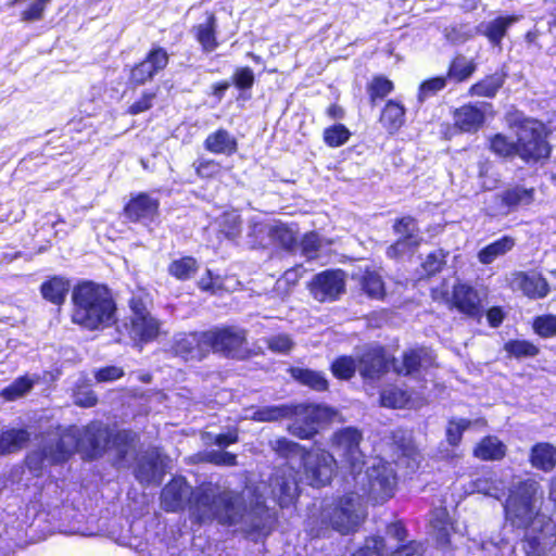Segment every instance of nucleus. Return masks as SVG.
<instances>
[{
    "label": "nucleus",
    "instance_id": "obj_37",
    "mask_svg": "<svg viewBox=\"0 0 556 556\" xmlns=\"http://www.w3.org/2000/svg\"><path fill=\"white\" fill-rule=\"evenodd\" d=\"M409 401V395L402 389L389 387L381 392L380 402L382 406L402 408Z\"/></svg>",
    "mask_w": 556,
    "mask_h": 556
},
{
    "label": "nucleus",
    "instance_id": "obj_58",
    "mask_svg": "<svg viewBox=\"0 0 556 556\" xmlns=\"http://www.w3.org/2000/svg\"><path fill=\"white\" fill-rule=\"evenodd\" d=\"M124 376V370L117 366H108L94 371L97 382H111Z\"/></svg>",
    "mask_w": 556,
    "mask_h": 556
},
{
    "label": "nucleus",
    "instance_id": "obj_54",
    "mask_svg": "<svg viewBox=\"0 0 556 556\" xmlns=\"http://www.w3.org/2000/svg\"><path fill=\"white\" fill-rule=\"evenodd\" d=\"M321 247V238L316 232L306 233L301 242L302 253L309 260L317 256Z\"/></svg>",
    "mask_w": 556,
    "mask_h": 556
},
{
    "label": "nucleus",
    "instance_id": "obj_48",
    "mask_svg": "<svg viewBox=\"0 0 556 556\" xmlns=\"http://www.w3.org/2000/svg\"><path fill=\"white\" fill-rule=\"evenodd\" d=\"M52 0H34L28 7L21 13V20L24 22L39 21L43 17L47 5Z\"/></svg>",
    "mask_w": 556,
    "mask_h": 556
},
{
    "label": "nucleus",
    "instance_id": "obj_9",
    "mask_svg": "<svg viewBox=\"0 0 556 556\" xmlns=\"http://www.w3.org/2000/svg\"><path fill=\"white\" fill-rule=\"evenodd\" d=\"M207 350L227 356L244 358L248 355L247 336L237 327L213 328L204 331Z\"/></svg>",
    "mask_w": 556,
    "mask_h": 556
},
{
    "label": "nucleus",
    "instance_id": "obj_60",
    "mask_svg": "<svg viewBox=\"0 0 556 556\" xmlns=\"http://www.w3.org/2000/svg\"><path fill=\"white\" fill-rule=\"evenodd\" d=\"M530 462L533 467L543 471H549L556 465L554 454H530Z\"/></svg>",
    "mask_w": 556,
    "mask_h": 556
},
{
    "label": "nucleus",
    "instance_id": "obj_42",
    "mask_svg": "<svg viewBox=\"0 0 556 556\" xmlns=\"http://www.w3.org/2000/svg\"><path fill=\"white\" fill-rule=\"evenodd\" d=\"M505 351L517 358L532 357L539 353V349L526 340H511L505 343Z\"/></svg>",
    "mask_w": 556,
    "mask_h": 556
},
{
    "label": "nucleus",
    "instance_id": "obj_53",
    "mask_svg": "<svg viewBox=\"0 0 556 556\" xmlns=\"http://www.w3.org/2000/svg\"><path fill=\"white\" fill-rule=\"evenodd\" d=\"M270 235L286 249H291L296 240L293 231L283 224L273 226L270 228Z\"/></svg>",
    "mask_w": 556,
    "mask_h": 556
},
{
    "label": "nucleus",
    "instance_id": "obj_49",
    "mask_svg": "<svg viewBox=\"0 0 556 556\" xmlns=\"http://www.w3.org/2000/svg\"><path fill=\"white\" fill-rule=\"evenodd\" d=\"M446 86V78L434 77L424 81L419 87L418 99L425 101L427 98L434 96L438 91Z\"/></svg>",
    "mask_w": 556,
    "mask_h": 556
},
{
    "label": "nucleus",
    "instance_id": "obj_44",
    "mask_svg": "<svg viewBox=\"0 0 556 556\" xmlns=\"http://www.w3.org/2000/svg\"><path fill=\"white\" fill-rule=\"evenodd\" d=\"M421 241L409 240L399 237L397 240L388 248L387 255L391 258H399L407 254H412Z\"/></svg>",
    "mask_w": 556,
    "mask_h": 556
},
{
    "label": "nucleus",
    "instance_id": "obj_28",
    "mask_svg": "<svg viewBox=\"0 0 556 556\" xmlns=\"http://www.w3.org/2000/svg\"><path fill=\"white\" fill-rule=\"evenodd\" d=\"M68 290L70 282L61 277H53L41 286L42 296L54 304H62Z\"/></svg>",
    "mask_w": 556,
    "mask_h": 556
},
{
    "label": "nucleus",
    "instance_id": "obj_14",
    "mask_svg": "<svg viewBox=\"0 0 556 556\" xmlns=\"http://www.w3.org/2000/svg\"><path fill=\"white\" fill-rule=\"evenodd\" d=\"M131 307L134 316L131 319L130 336L135 340L138 339L142 341L154 339L159 334L160 323L153 318L143 306H139L132 302Z\"/></svg>",
    "mask_w": 556,
    "mask_h": 556
},
{
    "label": "nucleus",
    "instance_id": "obj_10",
    "mask_svg": "<svg viewBox=\"0 0 556 556\" xmlns=\"http://www.w3.org/2000/svg\"><path fill=\"white\" fill-rule=\"evenodd\" d=\"M309 288L317 301H334L344 292L345 275L340 269L325 270L313 278Z\"/></svg>",
    "mask_w": 556,
    "mask_h": 556
},
{
    "label": "nucleus",
    "instance_id": "obj_2",
    "mask_svg": "<svg viewBox=\"0 0 556 556\" xmlns=\"http://www.w3.org/2000/svg\"><path fill=\"white\" fill-rule=\"evenodd\" d=\"M341 462L345 465L341 470H349L345 484L353 488L364 501H371L374 504H381L394 495L396 476L392 465L382 460L379 455L370 454H341Z\"/></svg>",
    "mask_w": 556,
    "mask_h": 556
},
{
    "label": "nucleus",
    "instance_id": "obj_29",
    "mask_svg": "<svg viewBox=\"0 0 556 556\" xmlns=\"http://www.w3.org/2000/svg\"><path fill=\"white\" fill-rule=\"evenodd\" d=\"M290 374L293 379L298 380L304 386H307L316 391H325L328 388V381L319 371H314L306 368H291Z\"/></svg>",
    "mask_w": 556,
    "mask_h": 556
},
{
    "label": "nucleus",
    "instance_id": "obj_59",
    "mask_svg": "<svg viewBox=\"0 0 556 556\" xmlns=\"http://www.w3.org/2000/svg\"><path fill=\"white\" fill-rule=\"evenodd\" d=\"M267 344L273 352L277 353H287L293 346L292 340L286 334H278L268 338Z\"/></svg>",
    "mask_w": 556,
    "mask_h": 556
},
{
    "label": "nucleus",
    "instance_id": "obj_63",
    "mask_svg": "<svg viewBox=\"0 0 556 556\" xmlns=\"http://www.w3.org/2000/svg\"><path fill=\"white\" fill-rule=\"evenodd\" d=\"M444 264V254L442 251L431 253L427 256L426 261L424 262L422 266L424 269L432 275L438 273Z\"/></svg>",
    "mask_w": 556,
    "mask_h": 556
},
{
    "label": "nucleus",
    "instance_id": "obj_33",
    "mask_svg": "<svg viewBox=\"0 0 556 556\" xmlns=\"http://www.w3.org/2000/svg\"><path fill=\"white\" fill-rule=\"evenodd\" d=\"M292 407L286 405L265 406L253 410L251 415L247 413L245 418L256 421H276L286 417H290Z\"/></svg>",
    "mask_w": 556,
    "mask_h": 556
},
{
    "label": "nucleus",
    "instance_id": "obj_5",
    "mask_svg": "<svg viewBox=\"0 0 556 556\" xmlns=\"http://www.w3.org/2000/svg\"><path fill=\"white\" fill-rule=\"evenodd\" d=\"M346 488L342 497L321 511L323 522L343 534L354 531L366 516L364 495Z\"/></svg>",
    "mask_w": 556,
    "mask_h": 556
},
{
    "label": "nucleus",
    "instance_id": "obj_57",
    "mask_svg": "<svg viewBox=\"0 0 556 556\" xmlns=\"http://www.w3.org/2000/svg\"><path fill=\"white\" fill-rule=\"evenodd\" d=\"M195 172L202 178H213L222 173V165L213 160H200L195 165Z\"/></svg>",
    "mask_w": 556,
    "mask_h": 556
},
{
    "label": "nucleus",
    "instance_id": "obj_22",
    "mask_svg": "<svg viewBox=\"0 0 556 556\" xmlns=\"http://www.w3.org/2000/svg\"><path fill=\"white\" fill-rule=\"evenodd\" d=\"M205 150L214 154L232 155L238 148L236 138L226 129H217L204 140Z\"/></svg>",
    "mask_w": 556,
    "mask_h": 556
},
{
    "label": "nucleus",
    "instance_id": "obj_64",
    "mask_svg": "<svg viewBox=\"0 0 556 556\" xmlns=\"http://www.w3.org/2000/svg\"><path fill=\"white\" fill-rule=\"evenodd\" d=\"M422 546L420 543L415 541L409 542L406 545L397 547L390 556H421Z\"/></svg>",
    "mask_w": 556,
    "mask_h": 556
},
{
    "label": "nucleus",
    "instance_id": "obj_12",
    "mask_svg": "<svg viewBox=\"0 0 556 556\" xmlns=\"http://www.w3.org/2000/svg\"><path fill=\"white\" fill-rule=\"evenodd\" d=\"M168 63V54L165 49L153 48L147 58L131 70L130 81L136 85H142L153 78V76L164 70Z\"/></svg>",
    "mask_w": 556,
    "mask_h": 556
},
{
    "label": "nucleus",
    "instance_id": "obj_27",
    "mask_svg": "<svg viewBox=\"0 0 556 556\" xmlns=\"http://www.w3.org/2000/svg\"><path fill=\"white\" fill-rule=\"evenodd\" d=\"M195 37L204 52H212L218 47L216 39V17L210 13L206 22L195 26Z\"/></svg>",
    "mask_w": 556,
    "mask_h": 556
},
{
    "label": "nucleus",
    "instance_id": "obj_38",
    "mask_svg": "<svg viewBox=\"0 0 556 556\" xmlns=\"http://www.w3.org/2000/svg\"><path fill=\"white\" fill-rule=\"evenodd\" d=\"M490 149L493 153L503 157L517 155L516 141L510 140L503 134H496L490 139Z\"/></svg>",
    "mask_w": 556,
    "mask_h": 556
},
{
    "label": "nucleus",
    "instance_id": "obj_34",
    "mask_svg": "<svg viewBox=\"0 0 556 556\" xmlns=\"http://www.w3.org/2000/svg\"><path fill=\"white\" fill-rule=\"evenodd\" d=\"M515 21H516V18L511 17V16L495 18L494 21H491L482 26L483 34L488 37V39L492 43L498 45L501 42L502 38L506 34V29Z\"/></svg>",
    "mask_w": 556,
    "mask_h": 556
},
{
    "label": "nucleus",
    "instance_id": "obj_62",
    "mask_svg": "<svg viewBox=\"0 0 556 556\" xmlns=\"http://www.w3.org/2000/svg\"><path fill=\"white\" fill-rule=\"evenodd\" d=\"M435 519H433L431 522L434 528H438L439 530V540L443 543L447 542L448 536V520H447V513L445 509H440L435 513Z\"/></svg>",
    "mask_w": 556,
    "mask_h": 556
},
{
    "label": "nucleus",
    "instance_id": "obj_13",
    "mask_svg": "<svg viewBox=\"0 0 556 556\" xmlns=\"http://www.w3.org/2000/svg\"><path fill=\"white\" fill-rule=\"evenodd\" d=\"M203 332L182 333L175 338L173 351L185 359H202L208 354Z\"/></svg>",
    "mask_w": 556,
    "mask_h": 556
},
{
    "label": "nucleus",
    "instance_id": "obj_35",
    "mask_svg": "<svg viewBox=\"0 0 556 556\" xmlns=\"http://www.w3.org/2000/svg\"><path fill=\"white\" fill-rule=\"evenodd\" d=\"M216 223L219 231L228 239H235L241 232V218L235 211L225 212L216 219Z\"/></svg>",
    "mask_w": 556,
    "mask_h": 556
},
{
    "label": "nucleus",
    "instance_id": "obj_15",
    "mask_svg": "<svg viewBox=\"0 0 556 556\" xmlns=\"http://www.w3.org/2000/svg\"><path fill=\"white\" fill-rule=\"evenodd\" d=\"M510 287L514 290L521 291L531 299H541L547 295L549 291L548 283L538 273L518 271L513 274Z\"/></svg>",
    "mask_w": 556,
    "mask_h": 556
},
{
    "label": "nucleus",
    "instance_id": "obj_7",
    "mask_svg": "<svg viewBox=\"0 0 556 556\" xmlns=\"http://www.w3.org/2000/svg\"><path fill=\"white\" fill-rule=\"evenodd\" d=\"M336 412L328 406L302 404L292 407L293 422L289 426L290 432L300 439H311L318 428L329 422Z\"/></svg>",
    "mask_w": 556,
    "mask_h": 556
},
{
    "label": "nucleus",
    "instance_id": "obj_3",
    "mask_svg": "<svg viewBox=\"0 0 556 556\" xmlns=\"http://www.w3.org/2000/svg\"><path fill=\"white\" fill-rule=\"evenodd\" d=\"M73 323L94 330L110 326L114 321L115 305L108 288L93 282H85L73 291Z\"/></svg>",
    "mask_w": 556,
    "mask_h": 556
},
{
    "label": "nucleus",
    "instance_id": "obj_6",
    "mask_svg": "<svg viewBox=\"0 0 556 556\" xmlns=\"http://www.w3.org/2000/svg\"><path fill=\"white\" fill-rule=\"evenodd\" d=\"M517 155L526 163H536L549 157L551 147L546 140L545 126L531 118H523L516 124Z\"/></svg>",
    "mask_w": 556,
    "mask_h": 556
},
{
    "label": "nucleus",
    "instance_id": "obj_16",
    "mask_svg": "<svg viewBox=\"0 0 556 556\" xmlns=\"http://www.w3.org/2000/svg\"><path fill=\"white\" fill-rule=\"evenodd\" d=\"M460 313L469 316H478L481 312V300L476 289L458 283L454 286L452 298L444 296Z\"/></svg>",
    "mask_w": 556,
    "mask_h": 556
},
{
    "label": "nucleus",
    "instance_id": "obj_25",
    "mask_svg": "<svg viewBox=\"0 0 556 556\" xmlns=\"http://www.w3.org/2000/svg\"><path fill=\"white\" fill-rule=\"evenodd\" d=\"M363 440L361 431L354 427L338 430L331 438V446L342 452H354L359 448Z\"/></svg>",
    "mask_w": 556,
    "mask_h": 556
},
{
    "label": "nucleus",
    "instance_id": "obj_23",
    "mask_svg": "<svg viewBox=\"0 0 556 556\" xmlns=\"http://www.w3.org/2000/svg\"><path fill=\"white\" fill-rule=\"evenodd\" d=\"M432 364V356L427 349L410 350L403 355L401 365H395V370L402 375L416 372L420 367Z\"/></svg>",
    "mask_w": 556,
    "mask_h": 556
},
{
    "label": "nucleus",
    "instance_id": "obj_21",
    "mask_svg": "<svg viewBox=\"0 0 556 556\" xmlns=\"http://www.w3.org/2000/svg\"><path fill=\"white\" fill-rule=\"evenodd\" d=\"M540 535L527 534L525 540V552L528 556H544L556 544L555 527L548 526L543 529Z\"/></svg>",
    "mask_w": 556,
    "mask_h": 556
},
{
    "label": "nucleus",
    "instance_id": "obj_18",
    "mask_svg": "<svg viewBox=\"0 0 556 556\" xmlns=\"http://www.w3.org/2000/svg\"><path fill=\"white\" fill-rule=\"evenodd\" d=\"M489 106L488 104L472 105L466 104L455 110L454 112V124L455 126L464 132H475L477 131L484 123L485 113L484 109Z\"/></svg>",
    "mask_w": 556,
    "mask_h": 556
},
{
    "label": "nucleus",
    "instance_id": "obj_20",
    "mask_svg": "<svg viewBox=\"0 0 556 556\" xmlns=\"http://www.w3.org/2000/svg\"><path fill=\"white\" fill-rule=\"evenodd\" d=\"M501 202V212L508 214L521 205H529L534 200V189L515 186L504 190L496 197Z\"/></svg>",
    "mask_w": 556,
    "mask_h": 556
},
{
    "label": "nucleus",
    "instance_id": "obj_4",
    "mask_svg": "<svg viewBox=\"0 0 556 556\" xmlns=\"http://www.w3.org/2000/svg\"><path fill=\"white\" fill-rule=\"evenodd\" d=\"M542 498L543 492L536 481L528 479L514 482L504 504L506 520L516 528L532 527L533 530L543 531L551 520L540 513Z\"/></svg>",
    "mask_w": 556,
    "mask_h": 556
},
{
    "label": "nucleus",
    "instance_id": "obj_43",
    "mask_svg": "<svg viewBox=\"0 0 556 556\" xmlns=\"http://www.w3.org/2000/svg\"><path fill=\"white\" fill-rule=\"evenodd\" d=\"M34 386V381L27 377H20L9 387L2 390V396L8 401H14L25 395Z\"/></svg>",
    "mask_w": 556,
    "mask_h": 556
},
{
    "label": "nucleus",
    "instance_id": "obj_17",
    "mask_svg": "<svg viewBox=\"0 0 556 556\" xmlns=\"http://www.w3.org/2000/svg\"><path fill=\"white\" fill-rule=\"evenodd\" d=\"M357 369L365 379H379L388 370L384 350L381 346H375L366 351L358 361Z\"/></svg>",
    "mask_w": 556,
    "mask_h": 556
},
{
    "label": "nucleus",
    "instance_id": "obj_11",
    "mask_svg": "<svg viewBox=\"0 0 556 556\" xmlns=\"http://www.w3.org/2000/svg\"><path fill=\"white\" fill-rule=\"evenodd\" d=\"M134 469L137 480L143 484H159L166 472V458L161 454H138Z\"/></svg>",
    "mask_w": 556,
    "mask_h": 556
},
{
    "label": "nucleus",
    "instance_id": "obj_8",
    "mask_svg": "<svg viewBox=\"0 0 556 556\" xmlns=\"http://www.w3.org/2000/svg\"><path fill=\"white\" fill-rule=\"evenodd\" d=\"M289 462L303 467L300 480L317 488L330 482L337 464L333 454H292Z\"/></svg>",
    "mask_w": 556,
    "mask_h": 556
},
{
    "label": "nucleus",
    "instance_id": "obj_19",
    "mask_svg": "<svg viewBox=\"0 0 556 556\" xmlns=\"http://www.w3.org/2000/svg\"><path fill=\"white\" fill-rule=\"evenodd\" d=\"M159 210V201L146 193L131 199L125 207L126 216L132 222L152 219Z\"/></svg>",
    "mask_w": 556,
    "mask_h": 556
},
{
    "label": "nucleus",
    "instance_id": "obj_56",
    "mask_svg": "<svg viewBox=\"0 0 556 556\" xmlns=\"http://www.w3.org/2000/svg\"><path fill=\"white\" fill-rule=\"evenodd\" d=\"M254 80V73L248 66L237 68L232 75V81L239 89L252 88Z\"/></svg>",
    "mask_w": 556,
    "mask_h": 556
},
{
    "label": "nucleus",
    "instance_id": "obj_40",
    "mask_svg": "<svg viewBox=\"0 0 556 556\" xmlns=\"http://www.w3.org/2000/svg\"><path fill=\"white\" fill-rule=\"evenodd\" d=\"M394 232L401 238L421 241L416 220L410 216L397 219L393 226Z\"/></svg>",
    "mask_w": 556,
    "mask_h": 556
},
{
    "label": "nucleus",
    "instance_id": "obj_36",
    "mask_svg": "<svg viewBox=\"0 0 556 556\" xmlns=\"http://www.w3.org/2000/svg\"><path fill=\"white\" fill-rule=\"evenodd\" d=\"M198 270V262L191 256L173 261L168 267L172 276L179 280H187Z\"/></svg>",
    "mask_w": 556,
    "mask_h": 556
},
{
    "label": "nucleus",
    "instance_id": "obj_52",
    "mask_svg": "<svg viewBox=\"0 0 556 556\" xmlns=\"http://www.w3.org/2000/svg\"><path fill=\"white\" fill-rule=\"evenodd\" d=\"M202 440L205 444H215L219 448H225L229 446L231 443L237 442L238 435L236 431H228L227 433H204L202 435Z\"/></svg>",
    "mask_w": 556,
    "mask_h": 556
},
{
    "label": "nucleus",
    "instance_id": "obj_45",
    "mask_svg": "<svg viewBox=\"0 0 556 556\" xmlns=\"http://www.w3.org/2000/svg\"><path fill=\"white\" fill-rule=\"evenodd\" d=\"M387 545L382 538L372 536L366 540L364 546L352 556H386Z\"/></svg>",
    "mask_w": 556,
    "mask_h": 556
},
{
    "label": "nucleus",
    "instance_id": "obj_51",
    "mask_svg": "<svg viewBox=\"0 0 556 556\" xmlns=\"http://www.w3.org/2000/svg\"><path fill=\"white\" fill-rule=\"evenodd\" d=\"M393 90V83L384 77H376L369 85L370 99H382Z\"/></svg>",
    "mask_w": 556,
    "mask_h": 556
},
{
    "label": "nucleus",
    "instance_id": "obj_46",
    "mask_svg": "<svg viewBox=\"0 0 556 556\" xmlns=\"http://www.w3.org/2000/svg\"><path fill=\"white\" fill-rule=\"evenodd\" d=\"M357 366L352 357L342 356L336 359L331 365L333 376L339 379H350L353 377Z\"/></svg>",
    "mask_w": 556,
    "mask_h": 556
},
{
    "label": "nucleus",
    "instance_id": "obj_1",
    "mask_svg": "<svg viewBox=\"0 0 556 556\" xmlns=\"http://www.w3.org/2000/svg\"><path fill=\"white\" fill-rule=\"evenodd\" d=\"M281 506H289L298 496V479L293 467L280 468L270 484L249 481L241 492L206 483L192 488L185 478H173L162 490L161 507L176 513L189 507L190 518L199 525L216 520L223 526L248 536L268 535L275 523V514L266 506L267 495Z\"/></svg>",
    "mask_w": 556,
    "mask_h": 556
},
{
    "label": "nucleus",
    "instance_id": "obj_55",
    "mask_svg": "<svg viewBox=\"0 0 556 556\" xmlns=\"http://www.w3.org/2000/svg\"><path fill=\"white\" fill-rule=\"evenodd\" d=\"M533 328L541 337H552L556 333V317L552 315L538 317L533 323Z\"/></svg>",
    "mask_w": 556,
    "mask_h": 556
},
{
    "label": "nucleus",
    "instance_id": "obj_50",
    "mask_svg": "<svg viewBox=\"0 0 556 556\" xmlns=\"http://www.w3.org/2000/svg\"><path fill=\"white\" fill-rule=\"evenodd\" d=\"M270 228L268 225L251 220L249 225L248 236L252 238L251 244L252 247L263 245L265 243V239L268 235H270Z\"/></svg>",
    "mask_w": 556,
    "mask_h": 556
},
{
    "label": "nucleus",
    "instance_id": "obj_32",
    "mask_svg": "<svg viewBox=\"0 0 556 556\" xmlns=\"http://www.w3.org/2000/svg\"><path fill=\"white\" fill-rule=\"evenodd\" d=\"M477 65L473 60L464 55H457L451 63L447 77L460 83L467 80L475 72Z\"/></svg>",
    "mask_w": 556,
    "mask_h": 556
},
{
    "label": "nucleus",
    "instance_id": "obj_47",
    "mask_svg": "<svg viewBox=\"0 0 556 556\" xmlns=\"http://www.w3.org/2000/svg\"><path fill=\"white\" fill-rule=\"evenodd\" d=\"M470 426V420L468 419H452L448 422L446 429L447 441L451 445L456 446L462 439L463 432Z\"/></svg>",
    "mask_w": 556,
    "mask_h": 556
},
{
    "label": "nucleus",
    "instance_id": "obj_24",
    "mask_svg": "<svg viewBox=\"0 0 556 556\" xmlns=\"http://www.w3.org/2000/svg\"><path fill=\"white\" fill-rule=\"evenodd\" d=\"M506 73L495 72L473 84L469 89L472 97L494 98L506 80Z\"/></svg>",
    "mask_w": 556,
    "mask_h": 556
},
{
    "label": "nucleus",
    "instance_id": "obj_26",
    "mask_svg": "<svg viewBox=\"0 0 556 556\" xmlns=\"http://www.w3.org/2000/svg\"><path fill=\"white\" fill-rule=\"evenodd\" d=\"M515 239L504 236L501 239L488 244L478 253V260L483 265L493 263L497 257L505 255L515 247Z\"/></svg>",
    "mask_w": 556,
    "mask_h": 556
},
{
    "label": "nucleus",
    "instance_id": "obj_41",
    "mask_svg": "<svg viewBox=\"0 0 556 556\" xmlns=\"http://www.w3.org/2000/svg\"><path fill=\"white\" fill-rule=\"evenodd\" d=\"M363 290L375 299H380L384 294V286L381 277L375 271H365L362 277Z\"/></svg>",
    "mask_w": 556,
    "mask_h": 556
},
{
    "label": "nucleus",
    "instance_id": "obj_39",
    "mask_svg": "<svg viewBox=\"0 0 556 556\" xmlns=\"http://www.w3.org/2000/svg\"><path fill=\"white\" fill-rule=\"evenodd\" d=\"M350 136V130L342 124L330 126L324 130V141L331 148L344 144Z\"/></svg>",
    "mask_w": 556,
    "mask_h": 556
},
{
    "label": "nucleus",
    "instance_id": "obj_30",
    "mask_svg": "<svg viewBox=\"0 0 556 556\" xmlns=\"http://www.w3.org/2000/svg\"><path fill=\"white\" fill-rule=\"evenodd\" d=\"M404 108L400 103L390 100L382 111L380 121L390 132H393L404 124Z\"/></svg>",
    "mask_w": 556,
    "mask_h": 556
},
{
    "label": "nucleus",
    "instance_id": "obj_61",
    "mask_svg": "<svg viewBox=\"0 0 556 556\" xmlns=\"http://www.w3.org/2000/svg\"><path fill=\"white\" fill-rule=\"evenodd\" d=\"M74 402L81 407H92L97 404L98 399L92 390L83 388L75 391Z\"/></svg>",
    "mask_w": 556,
    "mask_h": 556
},
{
    "label": "nucleus",
    "instance_id": "obj_31",
    "mask_svg": "<svg viewBox=\"0 0 556 556\" xmlns=\"http://www.w3.org/2000/svg\"><path fill=\"white\" fill-rule=\"evenodd\" d=\"M30 439L25 429H8L0 435V452L8 450H23Z\"/></svg>",
    "mask_w": 556,
    "mask_h": 556
}]
</instances>
